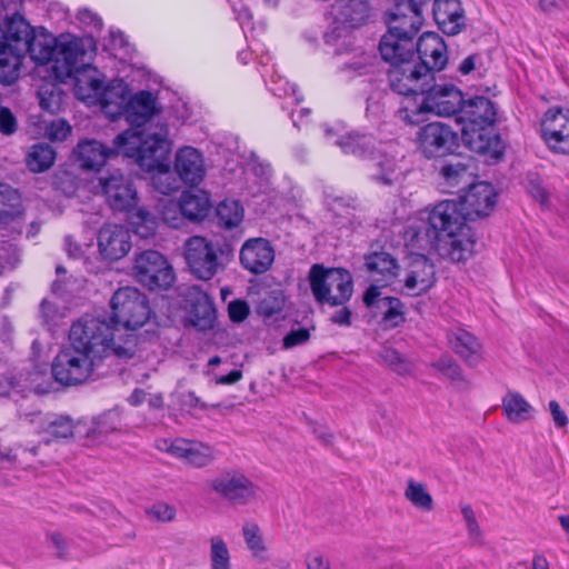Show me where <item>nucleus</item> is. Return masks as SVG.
<instances>
[{
    "label": "nucleus",
    "instance_id": "nucleus-1",
    "mask_svg": "<svg viewBox=\"0 0 569 569\" xmlns=\"http://www.w3.org/2000/svg\"><path fill=\"white\" fill-rule=\"evenodd\" d=\"M112 327L98 317L84 316L69 331L70 346L53 359L51 372L62 386H78L109 373L100 368L116 367L118 361L132 359L137 353V337L128 335L124 343L116 342Z\"/></svg>",
    "mask_w": 569,
    "mask_h": 569
},
{
    "label": "nucleus",
    "instance_id": "nucleus-2",
    "mask_svg": "<svg viewBox=\"0 0 569 569\" xmlns=\"http://www.w3.org/2000/svg\"><path fill=\"white\" fill-rule=\"evenodd\" d=\"M497 193L491 183H471L468 191L456 199L437 203L428 221L415 236L426 239L430 248L451 262H465L475 253L476 234L466 222L487 217L496 207Z\"/></svg>",
    "mask_w": 569,
    "mask_h": 569
},
{
    "label": "nucleus",
    "instance_id": "nucleus-3",
    "mask_svg": "<svg viewBox=\"0 0 569 569\" xmlns=\"http://www.w3.org/2000/svg\"><path fill=\"white\" fill-rule=\"evenodd\" d=\"M81 53L80 43L71 34L36 33L22 16L14 14L4 29L0 26V82L8 86L18 80L26 54L37 64L51 63V72L62 77L70 74Z\"/></svg>",
    "mask_w": 569,
    "mask_h": 569
},
{
    "label": "nucleus",
    "instance_id": "nucleus-4",
    "mask_svg": "<svg viewBox=\"0 0 569 569\" xmlns=\"http://www.w3.org/2000/svg\"><path fill=\"white\" fill-rule=\"evenodd\" d=\"M497 109L487 97L476 96L463 100L459 119L465 123L461 139L467 148L485 158L486 162H498L503 158L506 143L495 128Z\"/></svg>",
    "mask_w": 569,
    "mask_h": 569
},
{
    "label": "nucleus",
    "instance_id": "nucleus-5",
    "mask_svg": "<svg viewBox=\"0 0 569 569\" xmlns=\"http://www.w3.org/2000/svg\"><path fill=\"white\" fill-rule=\"evenodd\" d=\"M428 0H396L388 13V30L379 41V52L390 67L415 60V41L422 27V7Z\"/></svg>",
    "mask_w": 569,
    "mask_h": 569
},
{
    "label": "nucleus",
    "instance_id": "nucleus-6",
    "mask_svg": "<svg viewBox=\"0 0 569 569\" xmlns=\"http://www.w3.org/2000/svg\"><path fill=\"white\" fill-rule=\"evenodd\" d=\"M114 144L124 157L134 158L142 170L169 172L171 142L167 126L162 124L156 131L126 130L114 138Z\"/></svg>",
    "mask_w": 569,
    "mask_h": 569
},
{
    "label": "nucleus",
    "instance_id": "nucleus-7",
    "mask_svg": "<svg viewBox=\"0 0 569 569\" xmlns=\"http://www.w3.org/2000/svg\"><path fill=\"white\" fill-rule=\"evenodd\" d=\"M112 317L103 319L114 331L116 342L123 345L128 335L139 336L134 331L143 327L151 318L152 310L144 293L133 287L119 288L110 300Z\"/></svg>",
    "mask_w": 569,
    "mask_h": 569
},
{
    "label": "nucleus",
    "instance_id": "nucleus-8",
    "mask_svg": "<svg viewBox=\"0 0 569 569\" xmlns=\"http://www.w3.org/2000/svg\"><path fill=\"white\" fill-rule=\"evenodd\" d=\"M309 282L316 301L321 305L343 306L353 292L352 276L343 268H326L316 263L309 270Z\"/></svg>",
    "mask_w": 569,
    "mask_h": 569
},
{
    "label": "nucleus",
    "instance_id": "nucleus-9",
    "mask_svg": "<svg viewBox=\"0 0 569 569\" xmlns=\"http://www.w3.org/2000/svg\"><path fill=\"white\" fill-rule=\"evenodd\" d=\"M233 256V248L229 243L214 244L204 237L192 236L184 243V258L190 271L201 280H211L223 260Z\"/></svg>",
    "mask_w": 569,
    "mask_h": 569
},
{
    "label": "nucleus",
    "instance_id": "nucleus-10",
    "mask_svg": "<svg viewBox=\"0 0 569 569\" xmlns=\"http://www.w3.org/2000/svg\"><path fill=\"white\" fill-rule=\"evenodd\" d=\"M421 104L417 111H410L405 107L399 109V118L409 124L418 123V117L422 112H432L440 117L459 114L462 103V92L453 84H436L435 81L428 84Z\"/></svg>",
    "mask_w": 569,
    "mask_h": 569
},
{
    "label": "nucleus",
    "instance_id": "nucleus-11",
    "mask_svg": "<svg viewBox=\"0 0 569 569\" xmlns=\"http://www.w3.org/2000/svg\"><path fill=\"white\" fill-rule=\"evenodd\" d=\"M136 280L149 290H164L176 280L167 258L157 250H143L136 254L132 267Z\"/></svg>",
    "mask_w": 569,
    "mask_h": 569
},
{
    "label": "nucleus",
    "instance_id": "nucleus-12",
    "mask_svg": "<svg viewBox=\"0 0 569 569\" xmlns=\"http://www.w3.org/2000/svg\"><path fill=\"white\" fill-rule=\"evenodd\" d=\"M24 419L34 428V431L42 436L38 446H33L29 451L36 456L41 445L49 446L52 442L73 438L79 432V422H74L70 416L54 412H30L24 415Z\"/></svg>",
    "mask_w": 569,
    "mask_h": 569
},
{
    "label": "nucleus",
    "instance_id": "nucleus-13",
    "mask_svg": "<svg viewBox=\"0 0 569 569\" xmlns=\"http://www.w3.org/2000/svg\"><path fill=\"white\" fill-rule=\"evenodd\" d=\"M209 486L229 505L247 506L258 498L259 487L243 472L229 469L209 481Z\"/></svg>",
    "mask_w": 569,
    "mask_h": 569
},
{
    "label": "nucleus",
    "instance_id": "nucleus-14",
    "mask_svg": "<svg viewBox=\"0 0 569 569\" xmlns=\"http://www.w3.org/2000/svg\"><path fill=\"white\" fill-rule=\"evenodd\" d=\"M417 140L422 154L432 159L457 153L462 139L451 126L435 121L419 129Z\"/></svg>",
    "mask_w": 569,
    "mask_h": 569
},
{
    "label": "nucleus",
    "instance_id": "nucleus-15",
    "mask_svg": "<svg viewBox=\"0 0 569 569\" xmlns=\"http://www.w3.org/2000/svg\"><path fill=\"white\" fill-rule=\"evenodd\" d=\"M72 39L80 43L82 53L74 59V66L70 74L62 77H58L56 73L52 74L60 82L73 79V90L77 98L96 103L104 87V81L99 77V71L84 61L87 51L82 40L74 36H72Z\"/></svg>",
    "mask_w": 569,
    "mask_h": 569
},
{
    "label": "nucleus",
    "instance_id": "nucleus-16",
    "mask_svg": "<svg viewBox=\"0 0 569 569\" xmlns=\"http://www.w3.org/2000/svg\"><path fill=\"white\" fill-rule=\"evenodd\" d=\"M388 79L392 91L402 96H418L425 93L428 84L435 81V74L412 60L390 67Z\"/></svg>",
    "mask_w": 569,
    "mask_h": 569
},
{
    "label": "nucleus",
    "instance_id": "nucleus-17",
    "mask_svg": "<svg viewBox=\"0 0 569 569\" xmlns=\"http://www.w3.org/2000/svg\"><path fill=\"white\" fill-rule=\"evenodd\" d=\"M211 209L210 194L201 189L183 191L177 203L170 202L162 211V218L166 223L172 228L179 227L180 213L190 221L203 220Z\"/></svg>",
    "mask_w": 569,
    "mask_h": 569
},
{
    "label": "nucleus",
    "instance_id": "nucleus-18",
    "mask_svg": "<svg viewBox=\"0 0 569 569\" xmlns=\"http://www.w3.org/2000/svg\"><path fill=\"white\" fill-rule=\"evenodd\" d=\"M98 182L102 196L113 210L129 211L137 206L138 196L133 182L121 171L103 173Z\"/></svg>",
    "mask_w": 569,
    "mask_h": 569
},
{
    "label": "nucleus",
    "instance_id": "nucleus-19",
    "mask_svg": "<svg viewBox=\"0 0 569 569\" xmlns=\"http://www.w3.org/2000/svg\"><path fill=\"white\" fill-rule=\"evenodd\" d=\"M274 248L266 238H250L240 249L239 259L242 268L252 274L267 272L274 262Z\"/></svg>",
    "mask_w": 569,
    "mask_h": 569
},
{
    "label": "nucleus",
    "instance_id": "nucleus-20",
    "mask_svg": "<svg viewBox=\"0 0 569 569\" xmlns=\"http://www.w3.org/2000/svg\"><path fill=\"white\" fill-rule=\"evenodd\" d=\"M541 136L555 151L569 153V109L550 108L541 121Z\"/></svg>",
    "mask_w": 569,
    "mask_h": 569
},
{
    "label": "nucleus",
    "instance_id": "nucleus-21",
    "mask_svg": "<svg viewBox=\"0 0 569 569\" xmlns=\"http://www.w3.org/2000/svg\"><path fill=\"white\" fill-rule=\"evenodd\" d=\"M415 61L426 66L432 74L445 69L448 62L447 46L438 33L425 32L415 41Z\"/></svg>",
    "mask_w": 569,
    "mask_h": 569
},
{
    "label": "nucleus",
    "instance_id": "nucleus-22",
    "mask_svg": "<svg viewBox=\"0 0 569 569\" xmlns=\"http://www.w3.org/2000/svg\"><path fill=\"white\" fill-rule=\"evenodd\" d=\"M98 247L102 257L117 261L128 254L131 249L129 230L120 224H106L98 234Z\"/></svg>",
    "mask_w": 569,
    "mask_h": 569
},
{
    "label": "nucleus",
    "instance_id": "nucleus-23",
    "mask_svg": "<svg viewBox=\"0 0 569 569\" xmlns=\"http://www.w3.org/2000/svg\"><path fill=\"white\" fill-rule=\"evenodd\" d=\"M191 325L200 331L213 328L217 310L213 299L199 287H190L187 295Z\"/></svg>",
    "mask_w": 569,
    "mask_h": 569
},
{
    "label": "nucleus",
    "instance_id": "nucleus-24",
    "mask_svg": "<svg viewBox=\"0 0 569 569\" xmlns=\"http://www.w3.org/2000/svg\"><path fill=\"white\" fill-rule=\"evenodd\" d=\"M436 282L433 263L423 254L415 256L406 274L403 286L411 296L426 293Z\"/></svg>",
    "mask_w": 569,
    "mask_h": 569
},
{
    "label": "nucleus",
    "instance_id": "nucleus-25",
    "mask_svg": "<svg viewBox=\"0 0 569 569\" xmlns=\"http://www.w3.org/2000/svg\"><path fill=\"white\" fill-rule=\"evenodd\" d=\"M160 111L157 97L150 91L141 90L130 96L122 118L138 130Z\"/></svg>",
    "mask_w": 569,
    "mask_h": 569
},
{
    "label": "nucleus",
    "instance_id": "nucleus-26",
    "mask_svg": "<svg viewBox=\"0 0 569 569\" xmlns=\"http://www.w3.org/2000/svg\"><path fill=\"white\" fill-rule=\"evenodd\" d=\"M130 96L129 86L122 79H113L103 87L97 102L108 118L117 120L123 117Z\"/></svg>",
    "mask_w": 569,
    "mask_h": 569
},
{
    "label": "nucleus",
    "instance_id": "nucleus-27",
    "mask_svg": "<svg viewBox=\"0 0 569 569\" xmlns=\"http://www.w3.org/2000/svg\"><path fill=\"white\" fill-rule=\"evenodd\" d=\"M174 171L186 184L198 186L204 178L203 157L193 147H183L176 153Z\"/></svg>",
    "mask_w": 569,
    "mask_h": 569
},
{
    "label": "nucleus",
    "instance_id": "nucleus-28",
    "mask_svg": "<svg viewBox=\"0 0 569 569\" xmlns=\"http://www.w3.org/2000/svg\"><path fill=\"white\" fill-rule=\"evenodd\" d=\"M432 13L439 29L448 36L458 34L465 28L463 9L459 0H435Z\"/></svg>",
    "mask_w": 569,
    "mask_h": 569
},
{
    "label": "nucleus",
    "instance_id": "nucleus-29",
    "mask_svg": "<svg viewBox=\"0 0 569 569\" xmlns=\"http://www.w3.org/2000/svg\"><path fill=\"white\" fill-rule=\"evenodd\" d=\"M74 152L80 166L87 170H98L108 159L122 153L114 143L113 147H107L94 139L80 141Z\"/></svg>",
    "mask_w": 569,
    "mask_h": 569
},
{
    "label": "nucleus",
    "instance_id": "nucleus-30",
    "mask_svg": "<svg viewBox=\"0 0 569 569\" xmlns=\"http://www.w3.org/2000/svg\"><path fill=\"white\" fill-rule=\"evenodd\" d=\"M167 452L182 459L191 467L203 468L213 461L210 447L184 439H176L167 448Z\"/></svg>",
    "mask_w": 569,
    "mask_h": 569
},
{
    "label": "nucleus",
    "instance_id": "nucleus-31",
    "mask_svg": "<svg viewBox=\"0 0 569 569\" xmlns=\"http://www.w3.org/2000/svg\"><path fill=\"white\" fill-rule=\"evenodd\" d=\"M450 348L468 363L476 366L481 359V345L478 339L465 329L457 328L447 335Z\"/></svg>",
    "mask_w": 569,
    "mask_h": 569
},
{
    "label": "nucleus",
    "instance_id": "nucleus-32",
    "mask_svg": "<svg viewBox=\"0 0 569 569\" xmlns=\"http://www.w3.org/2000/svg\"><path fill=\"white\" fill-rule=\"evenodd\" d=\"M336 20L348 28H357L370 16L365 0H337L333 4Z\"/></svg>",
    "mask_w": 569,
    "mask_h": 569
},
{
    "label": "nucleus",
    "instance_id": "nucleus-33",
    "mask_svg": "<svg viewBox=\"0 0 569 569\" xmlns=\"http://www.w3.org/2000/svg\"><path fill=\"white\" fill-rule=\"evenodd\" d=\"M366 267L372 276H381L376 281L382 286L391 283L399 273L397 259L386 251L372 252L366 256Z\"/></svg>",
    "mask_w": 569,
    "mask_h": 569
},
{
    "label": "nucleus",
    "instance_id": "nucleus-34",
    "mask_svg": "<svg viewBox=\"0 0 569 569\" xmlns=\"http://www.w3.org/2000/svg\"><path fill=\"white\" fill-rule=\"evenodd\" d=\"M335 143L346 154L366 158L373 154L376 140L372 136L349 132L340 136Z\"/></svg>",
    "mask_w": 569,
    "mask_h": 569
},
{
    "label": "nucleus",
    "instance_id": "nucleus-35",
    "mask_svg": "<svg viewBox=\"0 0 569 569\" xmlns=\"http://www.w3.org/2000/svg\"><path fill=\"white\" fill-rule=\"evenodd\" d=\"M56 160L54 149L46 143L38 142L30 147L26 156V164L32 172L40 173L50 169Z\"/></svg>",
    "mask_w": 569,
    "mask_h": 569
},
{
    "label": "nucleus",
    "instance_id": "nucleus-36",
    "mask_svg": "<svg viewBox=\"0 0 569 569\" xmlns=\"http://www.w3.org/2000/svg\"><path fill=\"white\" fill-rule=\"evenodd\" d=\"M502 410L510 422L520 423L530 418L532 407L519 392L508 391L502 398Z\"/></svg>",
    "mask_w": 569,
    "mask_h": 569
},
{
    "label": "nucleus",
    "instance_id": "nucleus-37",
    "mask_svg": "<svg viewBox=\"0 0 569 569\" xmlns=\"http://www.w3.org/2000/svg\"><path fill=\"white\" fill-rule=\"evenodd\" d=\"M161 220H163V218H161ZM130 224L137 236L148 239L153 236L159 228L160 218L146 208H138L130 216Z\"/></svg>",
    "mask_w": 569,
    "mask_h": 569
},
{
    "label": "nucleus",
    "instance_id": "nucleus-38",
    "mask_svg": "<svg viewBox=\"0 0 569 569\" xmlns=\"http://www.w3.org/2000/svg\"><path fill=\"white\" fill-rule=\"evenodd\" d=\"M217 223L224 229L237 227L243 219V208L236 200H223L217 206Z\"/></svg>",
    "mask_w": 569,
    "mask_h": 569
},
{
    "label": "nucleus",
    "instance_id": "nucleus-39",
    "mask_svg": "<svg viewBox=\"0 0 569 569\" xmlns=\"http://www.w3.org/2000/svg\"><path fill=\"white\" fill-rule=\"evenodd\" d=\"M119 428V417L114 412H104L92 420L91 427L86 431V437L94 441H101Z\"/></svg>",
    "mask_w": 569,
    "mask_h": 569
},
{
    "label": "nucleus",
    "instance_id": "nucleus-40",
    "mask_svg": "<svg viewBox=\"0 0 569 569\" xmlns=\"http://www.w3.org/2000/svg\"><path fill=\"white\" fill-rule=\"evenodd\" d=\"M405 497L413 507L421 511L429 512L433 509V499L422 482L412 479L408 480Z\"/></svg>",
    "mask_w": 569,
    "mask_h": 569
},
{
    "label": "nucleus",
    "instance_id": "nucleus-41",
    "mask_svg": "<svg viewBox=\"0 0 569 569\" xmlns=\"http://www.w3.org/2000/svg\"><path fill=\"white\" fill-rule=\"evenodd\" d=\"M381 362L400 376L410 375L413 370L412 363L398 350L391 347H382L378 352Z\"/></svg>",
    "mask_w": 569,
    "mask_h": 569
},
{
    "label": "nucleus",
    "instance_id": "nucleus-42",
    "mask_svg": "<svg viewBox=\"0 0 569 569\" xmlns=\"http://www.w3.org/2000/svg\"><path fill=\"white\" fill-rule=\"evenodd\" d=\"M210 568L231 569V557L227 543L219 536L210 538Z\"/></svg>",
    "mask_w": 569,
    "mask_h": 569
},
{
    "label": "nucleus",
    "instance_id": "nucleus-43",
    "mask_svg": "<svg viewBox=\"0 0 569 569\" xmlns=\"http://www.w3.org/2000/svg\"><path fill=\"white\" fill-rule=\"evenodd\" d=\"M284 295L280 290H272L261 298L256 307L257 313L270 318L282 311L284 307Z\"/></svg>",
    "mask_w": 569,
    "mask_h": 569
},
{
    "label": "nucleus",
    "instance_id": "nucleus-44",
    "mask_svg": "<svg viewBox=\"0 0 569 569\" xmlns=\"http://www.w3.org/2000/svg\"><path fill=\"white\" fill-rule=\"evenodd\" d=\"M442 177L449 186H457L460 182H468L471 177L469 167L461 162H448L441 167Z\"/></svg>",
    "mask_w": 569,
    "mask_h": 569
},
{
    "label": "nucleus",
    "instance_id": "nucleus-45",
    "mask_svg": "<svg viewBox=\"0 0 569 569\" xmlns=\"http://www.w3.org/2000/svg\"><path fill=\"white\" fill-rule=\"evenodd\" d=\"M372 178L381 184L392 186L398 178L396 162L392 158L383 157L377 164Z\"/></svg>",
    "mask_w": 569,
    "mask_h": 569
},
{
    "label": "nucleus",
    "instance_id": "nucleus-46",
    "mask_svg": "<svg viewBox=\"0 0 569 569\" xmlns=\"http://www.w3.org/2000/svg\"><path fill=\"white\" fill-rule=\"evenodd\" d=\"M242 532L247 547L254 556H258L266 550L260 535V529L257 523H246L242 528Z\"/></svg>",
    "mask_w": 569,
    "mask_h": 569
},
{
    "label": "nucleus",
    "instance_id": "nucleus-47",
    "mask_svg": "<svg viewBox=\"0 0 569 569\" xmlns=\"http://www.w3.org/2000/svg\"><path fill=\"white\" fill-rule=\"evenodd\" d=\"M396 303H390L383 317H381V321L386 327L396 328L405 322V305L399 298H393Z\"/></svg>",
    "mask_w": 569,
    "mask_h": 569
},
{
    "label": "nucleus",
    "instance_id": "nucleus-48",
    "mask_svg": "<svg viewBox=\"0 0 569 569\" xmlns=\"http://www.w3.org/2000/svg\"><path fill=\"white\" fill-rule=\"evenodd\" d=\"M432 367L453 380L462 379V370L451 357H441L432 363Z\"/></svg>",
    "mask_w": 569,
    "mask_h": 569
},
{
    "label": "nucleus",
    "instance_id": "nucleus-49",
    "mask_svg": "<svg viewBox=\"0 0 569 569\" xmlns=\"http://www.w3.org/2000/svg\"><path fill=\"white\" fill-rule=\"evenodd\" d=\"M310 339V331L307 328H298L290 330L282 340L284 349H291L306 343Z\"/></svg>",
    "mask_w": 569,
    "mask_h": 569
},
{
    "label": "nucleus",
    "instance_id": "nucleus-50",
    "mask_svg": "<svg viewBox=\"0 0 569 569\" xmlns=\"http://www.w3.org/2000/svg\"><path fill=\"white\" fill-rule=\"evenodd\" d=\"M528 193L539 201L541 206L548 202V192L542 183V180L538 176H531L527 182Z\"/></svg>",
    "mask_w": 569,
    "mask_h": 569
},
{
    "label": "nucleus",
    "instance_id": "nucleus-51",
    "mask_svg": "<svg viewBox=\"0 0 569 569\" xmlns=\"http://www.w3.org/2000/svg\"><path fill=\"white\" fill-rule=\"evenodd\" d=\"M148 515L159 521L167 522L174 519L176 509L166 502H157L148 510Z\"/></svg>",
    "mask_w": 569,
    "mask_h": 569
},
{
    "label": "nucleus",
    "instance_id": "nucleus-52",
    "mask_svg": "<svg viewBox=\"0 0 569 569\" xmlns=\"http://www.w3.org/2000/svg\"><path fill=\"white\" fill-rule=\"evenodd\" d=\"M40 96V107L43 110L56 112L59 109L60 97L54 93L53 89L42 88L39 92Z\"/></svg>",
    "mask_w": 569,
    "mask_h": 569
},
{
    "label": "nucleus",
    "instance_id": "nucleus-53",
    "mask_svg": "<svg viewBox=\"0 0 569 569\" xmlns=\"http://www.w3.org/2000/svg\"><path fill=\"white\" fill-rule=\"evenodd\" d=\"M70 133L71 127L64 120L52 121L48 130V137L53 141H63Z\"/></svg>",
    "mask_w": 569,
    "mask_h": 569
},
{
    "label": "nucleus",
    "instance_id": "nucleus-54",
    "mask_svg": "<svg viewBox=\"0 0 569 569\" xmlns=\"http://www.w3.org/2000/svg\"><path fill=\"white\" fill-rule=\"evenodd\" d=\"M249 306L243 300H233L228 306V312L231 321L242 322L249 316Z\"/></svg>",
    "mask_w": 569,
    "mask_h": 569
},
{
    "label": "nucleus",
    "instance_id": "nucleus-55",
    "mask_svg": "<svg viewBox=\"0 0 569 569\" xmlns=\"http://www.w3.org/2000/svg\"><path fill=\"white\" fill-rule=\"evenodd\" d=\"M17 131V120L7 107L0 108V132L10 136Z\"/></svg>",
    "mask_w": 569,
    "mask_h": 569
},
{
    "label": "nucleus",
    "instance_id": "nucleus-56",
    "mask_svg": "<svg viewBox=\"0 0 569 569\" xmlns=\"http://www.w3.org/2000/svg\"><path fill=\"white\" fill-rule=\"evenodd\" d=\"M40 316L43 320V323L50 326L51 323L54 322L58 316L57 306L53 302L43 299L40 305Z\"/></svg>",
    "mask_w": 569,
    "mask_h": 569
},
{
    "label": "nucleus",
    "instance_id": "nucleus-57",
    "mask_svg": "<svg viewBox=\"0 0 569 569\" xmlns=\"http://www.w3.org/2000/svg\"><path fill=\"white\" fill-rule=\"evenodd\" d=\"M549 410L552 416V420L558 428H565L569 423L568 416L561 409L560 405L556 400L549 402Z\"/></svg>",
    "mask_w": 569,
    "mask_h": 569
},
{
    "label": "nucleus",
    "instance_id": "nucleus-58",
    "mask_svg": "<svg viewBox=\"0 0 569 569\" xmlns=\"http://www.w3.org/2000/svg\"><path fill=\"white\" fill-rule=\"evenodd\" d=\"M330 320L335 325L349 327L351 326L352 311L348 307H342L341 309L333 312Z\"/></svg>",
    "mask_w": 569,
    "mask_h": 569
},
{
    "label": "nucleus",
    "instance_id": "nucleus-59",
    "mask_svg": "<svg viewBox=\"0 0 569 569\" xmlns=\"http://www.w3.org/2000/svg\"><path fill=\"white\" fill-rule=\"evenodd\" d=\"M180 402L183 407H189L192 409H206L208 406L204 403L194 391H187L180 396Z\"/></svg>",
    "mask_w": 569,
    "mask_h": 569
},
{
    "label": "nucleus",
    "instance_id": "nucleus-60",
    "mask_svg": "<svg viewBox=\"0 0 569 569\" xmlns=\"http://www.w3.org/2000/svg\"><path fill=\"white\" fill-rule=\"evenodd\" d=\"M382 298L380 288L376 284H371L363 293V303L367 308L372 306Z\"/></svg>",
    "mask_w": 569,
    "mask_h": 569
},
{
    "label": "nucleus",
    "instance_id": "nucleus-61",
    "mask_svg": "<svg viewBox=\"0 0 569 569\" xmlns=\"http://www.w3.org/2000/svg\"><path fill=\"white\" fill-rule=\"evenodd\" d=\"M78 19L89 26H93L97 29L102 27V20L88 9H82L78 12Z\"/></svg>",
    "mask_w": 569,
    "mask_h": 569
},
{
    "label": "nucleus",
    "instance_id": "nucleus-62",
    "mask_svg": "<svg viewBox=\"0 0 569 569\" xmlns=\"http://www.w3.org/2000/svg\"><path fill=\"white\" fill-rule=\"evenodd\" d=\"M481 60L480 56L477 53L468 56L466 59L462 60L460 63L458 70L461 74L466 76L471 73L475 69L477 63Z\"/></svg>",
    "mask_w": 569,
    "mask_h": 569
},
{
    "label": "nucleus",
    "instance_id": "nucleus-63",
    "mask_svg": "<svg viewBox=\"0 0 569 569\" xmlns=\"http://www.w3.org/2000/svg\"><path fill=\"white\" fill-rule=\"evenodd\" d=\"M308 569H330V563L319 553L308 555L307 557Z\"/></svg>",
    "mask_w": 569,
    "mask_h": 569
},
{
    "label": "nucleus",
    "instance_id": "nucleus-64",
    "mask_svg": "<svg viewBox=\"0 0 569 569\" xmlns=\"http://www.w3.org/2000/svg\"><path fill=\"white\" fill-rule=\"evenodd\" d=\"M539 9L545 13H551L556 10H562L566 7L565 0H539Z\"/></svg>",
    "mask_w": 569,
    "mask_h": 569
}]
</instances>
